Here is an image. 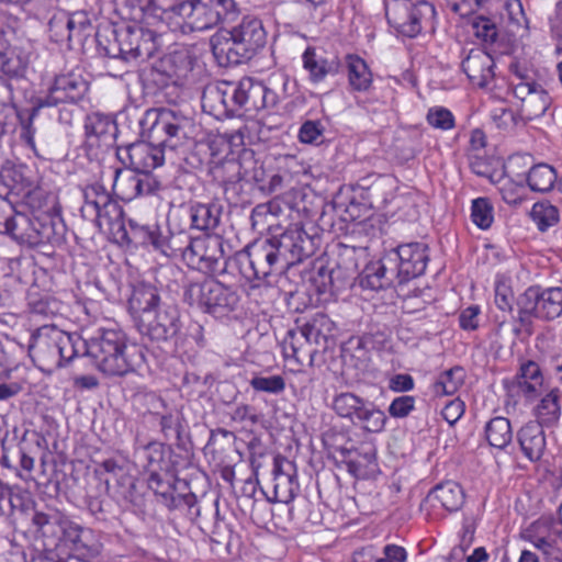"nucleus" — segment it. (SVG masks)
<instances>
[{
  "label": "nucleus",
  "instance_id": "obj_54",
  "mask_svg": "<svg viewBox=\"0 0 562 562\" xmlns=\"http://www.w3.org/2000/svg\"><path fill=\"white\" fill-rule=\"evenodd\" d=\"M223 99L222 109L223 115L235 116L239 114V93L237 82L222 81Z\"/></svg>",
  "mask_w": 562,
  "mask_h": 562
},
{
  "label": "nucleus",
  "instance_id": "obj_3",
  "mask_svg": "<svg viewBox=\"0 0 562 562\" xmlns=\"http://www.w3.org/2000/svg\"><path fill=\"white\" fill-rule=\"evenodd\" d=\"M88 358L106 376H124L145 362L143 348L119 328H98L89 338Z\"/></svg>",
  "mask_w": 562,
  "mask_h": 562
},
{
  "label": "nucleus",
  "instance_id": "obj_47",
  "mask_svg": "<svg viewBox=\"0 0 562 562\" xmlns=\"http://www.w3.org/2000/svg\"><path fill=\"white\" fill-rule=\"evenodd\" d=\"M493 205L487 198H477L472 201L471 220L481 229L491 227L494 221Z\"/></svg>",
  "mask_w": 562,
  "mask_h": 562
},
{
  "label": "nucleus",
  "instance_id": "obj_29",
  "mask_svg": "<svg viewBox=\"0 0 562 562\" xmlns=\"http://www.w3.org/2000/svg\"><path fill=\"white\" fill-rule=\"evenodd\" d=\"M189 215L192 228L207 232L218 226L222 209L215 203H196L190 206Z\"/></svg>",
  "mask_w": 562,
  "mask_h": 562
},
{
  "label": "nucleus",
  "instance_id": "obj_26",
  "mask_svg": "<svg viewBox=\"0 0 562 562\" xmlns=\"http://www.w3.org/2000/svg\"><path fill=\"white\" fill-rule=\"evenodd\" d=\"M85 134L89 140H102L109 144L116 133V124L111 115L93 112L85 120Z\"/></svg>",
  "mask_w": 562,
  "mask_h": 562
},
{
  "label": "nucleus",
  "instance_id": "obj_19",
  "mask_svg": "<svg viewBox=\"0 0 562 562\" xmlns=\"http://www.w3.org/2000/svg\"><path fill=\"white\" fill-rule=\"evenodd\" d=\"M463 53L464 57L462 58L461 67L469 80L480 88L488 87L495 77L493 57L479 47Z\"/></svg>",
  "mask_w": 562,
  "mask_h": 562
},
{
  "label": "nucleus",
  "instance_id": "obj_23",
  "mask_svg": "<svg viewBox=\"0 0 562 562\" xmlns=\"http://www.w3.org/2000/svg\"><path fill=\"white\" fill-rule=\"evenodd\" d=\"M128 306L133 314L139 318L150 316L153 312L162 306L157 288L153 284L140 282L134 285Z\"/></svg>",
  "mask_w": 562,
  "mask_h": 562
},
{
  "label": "nucleus",
  "instance_id": "obj_39",
  "mask_svg": "<svg viewBox=\"0 0 562 562\" xmlns=\"http://www.w3.org/2000/svg\"><path fill=\"white\" fill-rule=\"evenodd\" d=\"M562 313V289L550 288L540 291V303L538 306V318L554 319Z\"/></svg>",
  "mask_w": 562,
  "mask_h": 562
},
{
  "label": "nucleus",
  "instance_id": "obj_50",
  "mask_svg": "<svg viewBox=\"0 0 562 562\" xmlns=\"http://www.w3.org/2000/svg\"><path fill=\"white\" fill-rule=\"evenodd\" d=\"M256 392L281 394L285 390V381L281 375H255L249 381Z\"/></svg>",
  "mask_w": 562,
  "mask_h": 562
},
{
  "label": "nucleus",
  "instance_id": "obj_51",
  "mask_svg": "<svg viewBox=\"0 0 562 562\" xmlns=\"http://www.w3.org/2000/svg\"><path fill=\"white\" fill-rule=\"evenodd\" d=\"M427 123L440 131H450L456 126V120L452 112L443 106H432L428 110L426 115Z\"/></svg>",
  "mask_w": 562,
  "mask_h": 562
},
{
  "label": "nucleus",
  "instance_id": "obj_59",
  "mask_svg": "<svg viewBox=\"0 0 562 562\" xmlns=\"http://www.w3.org/2000/svg\"><path fill=\"white\" fill-rule=\"evenodd\" d=\"M415 408V397L411 395H402L395 397L390 406L389 414L394 418H405L407 417Z\"/></svg>",
  "mask_w": 562,
  "mask_h": 562
},
{
  "label": "nucleus",
  "instance_id": "obj_24",
  "mask_svg": "<svg viewBox=\"0 0 562 562\" xmlns=\"http://www.w3.org/2000/svg\"><path fill=\"white\" fill-rule=\"evenodd\" d=\"M240 296L237 290L215 281L206 313L221 318L238 308Z\"/></svg>",
  "mask_w": 562,
  "mask_h": 562
},
{
  "label": "nucleus",
  "instance_id": "obj_44",
  "mask_svg": "<svg viewBox=\"0 0 562 562\" xmlns=\"http://www.w3.org/2000/svg\"><path fill=\"white\" fill-rule=\"evenodd\" d=\"M528 540L540 552V562H562V549L553 537L529 535Z\"/></svg>",
  "mask_w": 562,
  "mask_h": 562
},
{
  "label": "nucleus",
  "instance_id": "obj_32",
  "mask_svg": "<svg viewBox=\"0 0 562 562\" xmlns=\"http://www.w3.org/2000/svg\"><path fill=\"white\" fill-rule=\"evenodd\" d=\"M348 82L352 90L364 92L372 85V74L367 63L357 55L347 56Z\"/></svg>",
  "mask_w": 562,
  "mask_h": 562
},
{
  "label": "nucleus",
  "instance_id": "obj_41",
  "mask_svg": "<svg viewBox=\"0 0 562 562\" xmlns=\"http://www.w3.org/2000/svg\"><path fill=\"white\" fill-rule=\"evenodd\" d=\"M464 370L453 367L443 371L432 384V392L437 396L453 395L464 381Z\"/></svg>",
  "mask_w": 562,
  "mask_h": 562
},
{
  "label": "nucleus",
  "instance_id": "obj_9",
  "mask_svg": "<svg viewBox=\"0 0 562 562\" xmlns=\"http://www.w3.org/2000/svg\"><path fill=\"white\" fill-rule=\"evenodd\" d=\"M385 15L397 33L412 38L420 34L425 26L431 25L436 9L426 0H393L386 4Z\"/></svg>",
  "mask_w": 562,
  "mask_h": 562
},
{
  "label": "nucleus",
  "instance_id": "obj_17",
  "mask_svg": "<svg viewBox=\"0 0 562 562\" xmlns=\"http://www.w3.org/2000/svg\"><path fill=\"white\" fill-rule=\"evenodd\" d=\"M531 159L530 155H515L509 158L506 168L508 172L517 178L518 183L526 181L530 190L542 193L550 191L557 182L558 176L548 164H537L530 167L527 172H518V169L531 162Z\"/></svg>",
  "mask_w": 562,
  "mask_h": 562
},
{
  "label": "nucleus",
  "instance_id": "obj_38",
  "mask_svg": "<svg viewBox=\"0 0 562 562\" xmlns=\"http://www.w3.org/2000/svg\"><path fill=\"white\" fill-rule=\"evenodd\" d=\"M156 226L140 225L136 221L130 220L128 224L123 226L115 240L120 244L134 246H148V240Z\"/></svg>",
  "mask_w": 562,
  "mask_h": 562
},
{
  "label": "nucleus",
  "instance_id": "obj_1",
  "mask_svg": "<svg viewBox=\"0 0 562 562\" xmlns=\"http://www.w3.org/2000/svg\"><path fill=\"white\" fill-rule=\"evenodd\" d=\"M315 236L294 224L270 238L257 239L233 258L241 277L248 282H268L269 277L281 274L290 267L314 255Z\"/></svg>",
  "mask_w": 562,
  "mask_h": 562
},
{
  "label": "nucleus",
  "instance_id": "obj_55",
  "mask_svg": "<svg viewBox=\"0 0 562 562\" xmlns=\"http://www.w3.org/2000/svg\"><path fill=\"white\" fill-rule=\"evenodd\" d=\"M0 68L10 79L21 78L25 72V65L21 57L11 52L0 54Z\"/></svg>",
  "mask_w": 562,
  "mask_h": 562
},
{
  "label": "nucleus",
  "instance_id": "obj_43",
  "mask_svg": "<svg viewBox=\"0 0 562 562\" xmlns=\"http://www.w3.org/2000/svg\"><path fill=\"white\" fill-rule=\"evenodd\" d=\"M85 204L81 206V215L88 220L91 215L104 205L110 199V194L102 184L93 183L88 186L83 191Z\"/></svg>",
  "mask_w": 562,
  "mask_h": 562
},
{
  "label": "nucleus",
  "instance_id": "obj_42",
  "mask_svg": "<svg viewBox=\"0 0 562 562\" xmlns=\"http://www.w3.org/2000/svg\"><path fill=\"white\" fill-rule=\"evenodd\" d=\"M23 166L11 164L4 165L0 169V182L11 192L20 194L24 190H30L31 181L24 176Z\"/></svg>",
  "mask_w": 562,
  "mask_h": 562
},
{
  "label": "nucleus",
  "instance_id": "obj_8",
  "mask_svg": "<svg viewBox=\"0 0 562 562\" xmlns=\"http://www.w3.org/2000/svg\"><path fill=\"white\" fill-rule=\"evenodd\" d=\"M331 408L340 418L347 419L366 432H382L387 422L385 413L374 402L353 392L336 394Z\"/></svg>",
  "mask_w": 562,
  "mask_h": 562
},
{
  "label": "nucleus",
  "instance_id": "obj_64",
  "mask_svg": "<svg viewBox=\"0 0 562 562\" xmlns=\"http://www.w3.org/2000/svg\"><path fill=\"white\" fill-rule=\"evenodd\" d=\"M407 558L406 550L396 544H386L383 548V557L375 558V562H405Z\"/></svg>",
  "mask_w": 562,
  "mask_h": 562
},
{
  "label": "nucleus",
  "instance_id": "obj_57",
  "mask_svg": "<svg viewBox=\"0 0 562 562\" xmlns=\"http://www.w3.org/2000/svg\"><path fill=\"white\" fill-rule=\"evenodd\" d=\"M540 303V289L530 286L517 300L518 310L526 313H533L538 318V306Z\"/></svg>",
  "mask_w": 562,
  "mask_h": 562
},
{
  "label": "nucleus",
  "instance_id": "obj_37",
  "mask_svg": "<svg viewBox=\"0 0 562 562\" xmlns=\"http://www.w3.org/2000/svg\"><path fill=\"white\" fill-rule=\"evenodd\" d=\"M27 307L33 316L49 318L61 314L63 304L50 295H41L30 292L27 295Z\"/></svg>",
  "mask_w": 562,
  "mask_h": 562
},
{
  "label": "nucleus",
  "instance_id": "obj_6",
  "mask_svg": "<svg viewBox=\"0 0 562 562\" xmlns=\"http://www.w3.org/2000/svg\"><path fill=\"white\" fill-rule=\"evenodd\" d=\"M333 330L334 323L327 315L315 314L286 333L282 344L284 357L302 366H313L316 357L328 349Z\"/></svg>",
  "mask_w": 562,
  "mask_h": 562
},
{
  "label": "nucleus",
  "instance_id": "obj_34",
  "mask_svg": "<svg viewBox=\"0 0 562 562\" xmlns=\"http://www.w3.org/2000/svg\"><path fill=\"white\" fill-rule=\"evenodd\" d=\"M148 398L151 407L155 409L154 414L159 417V425L164 436L167 439L176 438L177 440H180L182 427L178 414H173L171 412H159V408H165L166 406V403L161 397L155 394H149Z\"/></svg>",
  "mask_w": 562,
  "mask_h": 562
},
{
  "label": "nucleus",
  "instance_id": "obj_48",
  "mask_svg": "<svg viewBox=\"0 0 562 562\" xmlns=\"http://www.w3.org/2000/svg\"><path fill=\"white\" fill-rule=\"evenodd\" d=\"M530 214L538 228L542 232L559 222L558 209L544 202L535 203Z\"/></svg>",
  "mask_w": 562,
  "mask_h": 562
},
{
  "label": "nucleus",
  "instance_id": "obj_56",
  "mask_svg": "<svg viewBox=\"0 0 562 562\" xmlns=\"http://www.w3.org/2000/svg\"><path fill=\"white\" fill-rule=\"evenodd\" d=\"M68 12H56L48 22V31L53 41L59 43L68 42Z\"/></svg>",
  "mask_w": 562,
  "mask_h": 562
},
{
  "label": "nucleus",
  "instance_id": "obj_11",
  "mask_svg": "<svg viewBox=\"0 0 562 562\" xmlns=\"http://www.w3.org/2000/svg\"><path fill=\"white\" fill-rule=\"evenodd\" d=\"M112 34L113 42L104 47L109 57L134 61L150 57L156 49L153 33L142 26H123Z\"/></svg>",
  "mask_w": 562,
  "mask_h": 562
},
{
  "label": "nucleus",
  "instance_id": "obj_36",
  "mask_svg": "<svg viewBox=\"0 0 562 562\" xmlns=\"http://www.w3.org/2000/svg\"><path fill=\"white\" fill-rule=\"evenodd\" d=\"M191 69V58L184 50H177L168 54L159 61V70L168 78H183Z\"/></svg>",
  "mask_w": 562,
  "mask_h": 562
},
{
  "label": "nucleus",
  "instance_id": "obj_10",
  "mask_svg": "<svg viewBox=\"0 0 562 562\" xmlns=\"http://www.w3.org/2000/svg\"><path fill=\"white\" fill-rule=\"evenodd\" d=\"M183 260L192 269L206 274H223L227 266L234 265L224 255L223 241L218 236L187 238Z\"/></svg>",
  "mask_w": 562,
  "mask_h": 562
},
{
  "label": "nucleus",
  "instance_id": "obj_58",
  "mask_svg": "<svg viewBox=\"0 0 562 562\" xmlns=\"http://www.w3.org/2000/svg\"><path fill=\"white\" fill-rule=\"evenodd\" d=\"M474 34L484 42L493 43L497 37V27L494 22L485 16H477L472 23Z\"/></svg>",
  "mask_w": 562,
  "mask_h": 562
},
{
  "label": "nucleus",
  "instance_id": "obj_30",
  "mask_svg": "<svg viewBox=\"0 0 562 562\" xmlns=\"http://www.w3.org/2000/svg\"><path fill=\"white\" fill-rule=\"evenodd\" d=\"M150 474L148 477L149 488L160 498V502L169 508L170 505H175L176 487L168 473H159L154 468L156 458L151 454L148 456Z\"/></svg>",
  "mask_w": 562,
  "mask_h": 562
},
{
  "label": "nucleus",
  "instance_id": "obj_40",
  "mask_svg": "<svg viewBox=\"0 0 562 562\" xmlns=\"http://www.w3.org/2000/svg\"><path fill=\"white\" fill-rule=\"evenodd\" d=\"M340 452L347 464L348 471L355 475L362 473V470L369 469L375 463V449L373 447L363 448L361 451H352L341 448Z\"/></svg>",
  "mask_w": 562,
  "mask_h": 562
},
{
  "label": "nucleus",
  "instance_id": "obj_31",
  "mask_svg": "<svg viewBox=\"0 0 562 562\" xmlns=\"http://www.w3.org/2000/svg\"><path fill=\"white\" fill-rule=\"evenodd\" d=\"M485 438L491 447L505 449L513 440V429L508 418L497 416L485 425Z\"/></svg>",
  "mask_w": 562,
  "mask_h": 562
},
{
  "label": "nucleus",
  "instance_id": "obj_14",
  "mask_svg": "<svg viewBox=\"0 0 562 562\" xmlns=\"http://www.w3.org/2000/svg\"><path fill=\"white\" fill-rule=\"evenodd\" d=\"M58 524L72 551L69 562H89L101 554L103 544L99 532L69 519H60Z\"/></svg>",
  "mask_w": 562,
  "mask_h": 562
},
{
  "label": "nucleus",
  "instance_id": "obj_61",
  "mask_svg": "<svg viewBox=\"0 0 562 562\" xmlns=\"http://www.w3.org/2000/svg\"><path fill=\"white\" fill-rule=\"evenodd\" d=\"M128 184L133 189L132 196L149 194L151 192V179L149 173L131 175L127 179Z\"/></svg>",
  "mask_w": 562,
  "mask_h": 562
},
{
  "label": "nucleus",
  "instance_id": "obj_7",
  "mask_svg": "<svg viewBox=\"0 0 562 562\" xmlns=\"http://www.w3.org/2000/svg\"><path fill=\"white\" fill-rule=\"evenodd\" d=\"M1 234L8 235L18 244L30 247L58 244L63 238L61 232H58L54 220L49 216L35 217L32 213L18 209L11 215Z\"/></svg>",
  "mask_w": 562,
  "mask_h": 562
},
{
  "label": "nucleus",
  "instance_id": "obj_46",
  "mask_svg": "<svg viewBox=\"0 0 562 562\" xmlns=\"http://www.w3.org/2000/svg\"><path fill=\"white\" fill-rule=\"evenodd\" d=\"M550 102L549 94L542 88H539L521 103V112L530 120L542 116L548 110Z\"/></svg>",
  "mask_w": 562,
  "mask_h": 562
},
{
  "label": "nucleus",
  "instance_id": "obj_21",
  "mask_svg": "<svg viewBox=\"0 0 562 562\" xmlns=\"http://www.w3.org/2000/svg\"><path fill=\"white\" fill-rule=\"evenodd\" d=\"M302 63L312 83L323 82L326 77L335 76L340 70V61L337 57L326 58L317 54L316 48L313 46H308L304 50Z\"/></svg>",
  "mask_w": 562,
  "mask_h": 562
},
{
  "label": "nucleus",
  "instance_id": "obj_18",
  "mask_svg": "<svg viewBox=\"0 0 562 562\" xmlns=\"http://www.w3.org/2000/svg\"><path fill=\"white\" fill-rule=\"evenodd\" d=\"M386 252L380 260L368 263L359 276L362 289L379 291L400 284L396 265Z\"/></svg>",
  "mask_w": 562,
  "mask_h": 562
},
{
  "label": "nucleus",
  "instance_id": "obj_53",
  "mask_svg": "<svg viewBox=\"0 0 562 562\" xmlns=\"http://www.w3.org/2000/svg\"><path fill=\"white\" fill-rule=\"evenodd\" d=\"M325 126L318 120L305 121L299 130V140L303 144L321 145L324 142Z\"/></svg>",
  "mask_w": 562,
  "mask_h": 562
},
{
  "label": "nucleus",
  "instance_id": "obj_25",
  "mask_svg": "<svg viewBox=\"0 0 562 562\" xmlns=\"http://www.w3.org/2000/svg\"><path fill=\"white\" fill-rule=\"evenodd\" d=\"M88 220L95 223L100 229L104 227L108 228L114 238L117 237L125 225L123 209L111 196L109 201L104 203V205H101L95 212V215H91Z\"/></svg>",
  "mask_w": 562,
  "mask_h": 562
},
{
  "label": "nucleus",
  "instance_id": "obj_27",
  "mask_svg": "<svg viewBox=\"0 0 562 562\" xmlns=\"http://www.w3.org/2000/svg\"><path fill=\"white\" fill-rule=\"evenodd\" d=\"M214 283L215 280L206 278L186 279L182 286L183 301L190 306H196L206 313Z\"/></svg>",
  "mask_w": 562,
  "mask_h": 562
},
{
  "label": "nucleus",
  "instance_id": "obj_33",
  "mask_svg": "<svg viewBox=\"0 0 562 562\" xmlns=\"http://www.w3.org/2000/svg\"><path fill=\"white\" fill-rule=\"evenodd\" d=\"M431 494H434L435 498L449 512H458L461 509L465 499L462 486L454 481H446L436 485Z\"/></svg>",
  "mask_w": 562,
  "mask_h": 562
},
{
  "label": "nucleus",
  "instance_id": "obj_15",
  "mask_svg": "<svg viewBox=\"0 0 562 562\" xmlns=\"http://www.w3.org/2000/svg\"><path fill=\"white\" fill-rule=\"evenodd\" d=\"M396 265L400 284L423 276L429 261V247L422 241L401 244L387 251Z\"/></svg>",
  "mask_w": 562,
  "mask_h": 562
},
{
  "label": "nucleus",
  "instance_id": "obj_35",
  "mask_svg": "<svg viewBox=\"0 0 562 562\" xmlns=\"http://www.w3.org/2000/svg\"><path fill=\"white\" fill-rule=\"evenodd\" d=\"M560 416V394L558 390H551L536 407V423H539L542 427H550L559 422Z\"/></svg>",
  "mask_w": 562,
  "mask_h": 562
},
{
  "label": "nucleus",
  "instance_id": "obj_4",
  "mask_svg": "<svg viewBox=\"0 0 562 562\" xmlns=\"http://www.w3.org/2000/svg\"><path fill=\"white\" fill-rule=\"evenodd\" d=\"M149 8L160 19L178 18L176 23L190 32L233 21L238 13L235 0H150Z\"/></svg>",
  "mask_w": 562,
  "mask_h": 562
},
{
  "label": "nucleus",
  "instance_id": "obj_62",
  "mask_svg": "<svg viewBox=\"0 0 562 562\" xmlns=\"http://www.w3.org/2000/svg\"><path fill=\"white\" fill-rule=\"evenodd\" d=\"M203 103L209 104L210 108L217 112L218 115H223V109H222V100L223 99V89H222V82L214 87H209L203 92Z\"/></svg>",
  "mask_w": 562,
  "mask_h": 562
},
{
  "label": "nucleus",
  "instance_id": "obj_5",
  "mask_svg": "<svg viewBox=\"0 0 562 562\" xmlns=\"http://www.w3.org/2000/svg\"><path fill=\"white\" fill-rule=\"evenodd\" d=\"M210 43L220 65H239L250 60L265 47L267 33L259 19L246 16L229 30L220 29Z\"/></svg>",
  "mask_w": 562,
  "mask_h": 562
},
{
  "label": "nucleus",
  "instance_id": "obj_2",
  "mask_svg": "<svg viewBox=\"0 0 562 562\" xmlns=\"http://www.w3.org/2000/svg\"><path fill=\"white\" fill-rule=\"evenodd\" d=\"M155 121L150 128V138L158 142L151 145L145 142L130 144L117 149L119 159L137 173H149L164 164L161 147L175 148L181 139L187 138L190 120L171 109H159L153 112Z\"/></svg>",
  "mask_w": 562,
  "mask_h": 562
},
{
  "label": "nucleus",
  "instance_id": "obj_20",
  "mask_svg": "<svg viewBox=\"0 0 562 562\" xmlns=\"http://www.w3.org/2000/svg\"><path fill=\"white\" fill-rule=\"evenodd\" d=\"M57 327L43 325L32 335L30 350L45 364L59 367V349L57 345Z\"/></svg>",
  "mask_w": 562,
  "mask_h": 562
},
{
  "label": "nucleus",
  "instance_id": "obj_13",
  "mask_svg": "<svg viewBox=\"0 0 562 562\" xmlns=\"http://www.w3.org/2000/svg\"><path fill=\"white\" fill-rule=\"evenodd\" d=\"M89 89L81 74L69 71L55 77L45 95L35 99V111L57 106L60 103H77Z\"/></svg>",
  "mask_w": 562,
  "mask_h": 562
},
{
  "label": "nucleus",
  "instance_id": "obj_12",
  "mask_svg": "<svg viewBox=\"0 0 562 562\" xmlns=\"http://www.w3.org/2000/svg\"><path fill=\"white\" fill-rule=\"evenodd\" d=\"M288 81L285 76L269 80L272 85L282 87V92H278L273 88L267 87L262 81L250 77L241 78L237 81L240 110L251 113L274 108L285 97Z\"/></svg>",
  "mask_w": 562,
  "mask_h": 562
},
{
  "label": "nucleus",
  "instance_id": "obj_16",
  "mask_svg": "<svg viewBox=\"0 0 562 562\" xmlns=\"http://www.w3.org/2000/svg\"><path fill=\"white\" fill-rule=\"evenodd\" d=\"M181 328L180 312L176 305L162 304L150 316L142 317L139 330L153 341H168Z\"/></svg>",
  "mask_w": 562,
  "mask_h": 562
},
{
  "label": "nucleus",
  "instance_id": "obj_52",
  "mask_svg": "<svg viewBox=\"0 0 562 562\" xmlns=\"http://www.w3.org/2000/svg\"><path fill=\"white\" fill-rule=\"evenodd\" d=\"M68 42L77 40L81 42L87 36V31L91 29L90 20L86 12H68Z\"/></svg>",
  "mask_w": 562,
  "mask_h": 562
},
{
  "label": "nucleus",
  "instance_id": "obj_28",
  "mask_svg": "<svg viewBox=\"0 0 562 562\" xmlns=\"http://www.w3.org/2000/svg\"><path fill=\"white\" fill-rule=\"evenodd\" d=\"M57 340L58 349H59V367L64 363H69L74 358L79 355L88 357V348H89V338L82 339L76 333H66L59 328H57Z\"/></svg>",
  "mask_w": 562,
  "mask_h": 562
},
{
  "label": "nucleus",
  "instance_id": "obj_49",
  "mask_svg": "<svg viewBox=\"0 0 562 562\" xmlns=\"http://www.w3.org/2000/svg\"><path fill=\"white\" fill-rule=\"evenodd\" d=\"M238 179L246 182L260 183L265 180L262 164L254 159L251 155L243 156L239 161Z\"/></svg>",
  "mask_w": 562,
  "mask_h": 562
},
{
  "label": "nucleus",
  "instance_id": "obj_60",
  "mask_svg": "<svg viewBox=\"0 0 562 562\" xmlns=\"http://www.w3.org/2000/svg\"><path fill=\"white\" fill-rule=\"evenodd\" d=\"M40 110L35 111V102L33 103V108L31 112L29 113L27 120L23 119V115L19 112V116L15 117V120H19L22 125V133L21 137L24 139V142L31 147L35 148V142H34V134L35 130L32 126L34 117L38 114Z\"/></svg>",
  "mask_w": 562,
  "mask_h": 562
},
{
  "label": "nucleus",
  "instance_id": "obj_45",
  "mask_svg": "<svg viewBox=\"0 0 562 562\" xmlns=\"http://www.w3.org/2000/svg\"><path fill=\"white\" fill-rule=\"evenodd\" d=\"M300 488L296 472L281 473L274 479V496L280 503L289 504L292 502Z\"/></svg>",
  "mask_w": 562,
  "mask_h": 562
},
{
  "label": "nucleus",
  "instance_id": "obj_63",
  "mask_svg": "<svg viewBox=\"0 0 562 562\" xmlns=\"http://www.w3.org/2000/svg\"><path fill=\"white\" fill-rule=\"evenodd\" d=\"M360 204L350 200L349 203L338 198L334 201V209L340 213L344 221H355L359 217Z\"/></svg>",
  "mask_w": 562,
  "mask_h": 562
},
{
  "label": "nucleus",
  "instance_id": "obj_22",
  "mask_svg": "<svg viewBox=\"0 0 562 562\" xmlns=\"http://www.w3.org/2000/svg\"><path fill=\"white\" fill-rule=\"evenodd\" d=\"M517 440L524 456L531 462L539 461L546 450L547 441L543 427L529 422L517 432Z\"/></svg>",
  "mask_w": 562,
  "mask_h": 562
}]
</instances>
